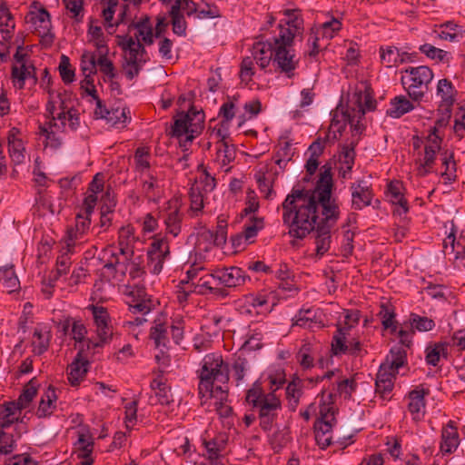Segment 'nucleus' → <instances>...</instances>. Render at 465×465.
Segmentation results:
<instances>
[{
  "label": "nucleus",
  "instance_id": "f257e3e1",
  "mask_svg": "<svg viewBox=\"0 0 465 465\" xmlns=\"http://www.w3.org/2000/svg\"><path fill=\"white\" fill-rule=\"evenodd\" d=\"M331 168L323 166L313 190L292 189L282 203V223L291 237L303 239L318 225L335 224L340 207L332 197Z\"/></svg>",
  "mask_w": 465,
  "mask_h": 465
},
{
  "label": "nucleus",
  "instance_id": "f03ea898",
  "mask_svg": "<svg viewBox=\"0 0 465 465\" xmlns=\"http://www.w3.org/2000/svg\"><path fill=\"white\" fill-rule=\"evenodd\" d=\"M278 29L279 33L274 35L272 61L281 73L292 77L299 64L293 43L295 36L302 31V19L293 14H288V18L281 21Z\"/></svg>",
  "mask_w": 465,
  "mask_h": 465
},
{
  "label": "nucleus",
  "instance_id": "7ed1b4c3",
  "mask_svg": "<svg viewBox=\"0 0 465 465\" xmlns=\"http://www.w3.org/2000/svg\"><path fill=\"white\" fill-rule=\"evenodd\" d=\"M130 278L134 282L127 284L123 291L125 295V302L133 313L145 315L154 306V302L145 292V289L140 284L145 272L143 267V261L140 256L134 257L126 266ZM145 322L143 316L136 317L134 321H127L125 323L131 326H139Z\"/></svg>",
  "mask_w": 465,
  "mask_h": 465
},
{
  "label": "nucleus",
  "instance_id": "20e7f679",
  "mask_svg": "<svg viewBox=\"0 0 465 465\" xmlns=\"http://www.w3.org/2000/svg\"><path fill=\"white\" fill-rule=\"evenodd\" d=\"M76 99L68 91L51 93L46 104V112L54 127L63 132L76 131L81 124Z\"/></svg>",
  "mask_w": 465,
  "mask_h": 465
},
{
  "label": "nucleus",
  "instance_id": "39448f33",
  "mask_svg": "<svg viewBox=\"0 0 465 465\" xmlns=\"http://www.w3.org/2000/svg\"><path fill=\"white\" fill-rule=\"evenodd\" d=\"M205 114L202 109L192 106L186 113H178L173 118L172 136L184 150L192 144L204 128Z\"/></svg>",
  "mask_w": 465,
  "mask_h": 465
},
{
  "label": "nucleus",
  "instance_id": "423d86ee",
  "mask_svg": "<svg viewBox=\"0 0 465 465\" xmlns=\"http://www.w3.org/2000/svg\"><path fill=\"white\" fill-rule=\"evenodd\" d=\"M199 393L205 397L207 393L216 391L217 385H223L229 380L228 367L219 353L206 354L199 370Z\"/></svg>",
  "mask_w": 465,
  "mask_h": 465
},
{
  "label": "nucleus",
  "instance_id": "0eeeda50",
  "mask_svg": "<svg viewBox=\"0 0 465 465\" xmlns=\"http://www.w3.org/2000/svg\"><path fill=\"white\" fill-rule=\"evenodd\" d=\"M376 104L370 84L365 81L357 82L349 93L346 109L351 114V127L356 133H361L362 119L366 113L375 110Z\"/></svg>",
  "mask_w": 465,
  "mask_h": 465
},
{
  "label": "nucleus",
  "instance_id": "6e6552de",
  "mask_svg": "<svg viewBox=\"0 0 465 465\" xmlns=\"http://www.w3.org/2000/svg\"><path fill=\"white\" fill-rule=\"evenodd\" d=\"M411 144L418 173L425 176L433 168L436 156L440 150L441 139L433 129L425 136H413Z\"/></svg>",
  "mask_w": 465,
  "mask_h": 465
},
{
  "label": "nucleus",
  "instance_id": "1a4fd4ad",
  "mask_svg": "<svg viewBox=\"0 0 465 465\" xmlns=\"http://www.w3.org/2000/svg\"><path fill=\"white\" fill-rule=\"evenodd\" d=\"M433 72L429 66H411L404 70L401 84L409 96L414 102H421L433 79Z\"/></svg>",
  "mask_w": 465,
  "mask_h": 465
},
{
  "label": "nucleus",
  "instance_id": "9d476101",
  "mask_svg": "<svg viewBox=\"0 0 465 465\" xmlns=\"http://www.w3.org/2000/svg\"><path fill=\"white\" fill-rule=\"evenodd\" d=\"M184 290L198 294H207L220 289L219 280L216 278V270L207 272L199 264H193L186 272L185 279L181 281Z\"/></svg>",
  "mask_w": 465,
  "mask_h": 465
},
{
  "label": "nucleus",
  "instance_id": "9b49d317",
  "mask_svg": "<svg viewBox=\"0 0 465 465\" xmlns=\"http://www.w3.org/2000/svg\"><path fill=\"white\" fill-rule=\"evenodd\" d=\"M101 182L96 178L89 183L87 194L84 199L82 211L75 217L74 227L69 230L70 241L81 240L90 229L91 215L96 206L95 193L101 190Z\"/></svg>",
  "mask_w": 465,
  "mask_h": 465
},
{
  "label": "nucleus",
  "instance_id": "f8f14e48",
  "mask_svg": "<svg viewBox=\"0 0 465 465\" xmlns=\"http://www.w3.org/2000/svg\"><path fill=\"white\" fill-rule=\"evenodd\" d=\"M117 37L118 45L124 52V72L129 80H133L139 74L145 62L143 58L144 48L141 43L135 41L132 36L124 35Z\"/></svg>",
  "mask_w": 465,
  "mask_h": 465
},
{
  "label": "nucleus",
  "instance_id": "ddd939ff",
  "mask_svg": "<svg viewBox=\"0 0 465 465\" xmlns=\"http://www.w3.org/2000/svg\"><path fill=\"white\" fill-rule=\"evenodd\" d=\"M26 82L35 85L37 82L35 67L23 46L18 45L12 65V83L16 89H23Z\"/></svg>",
  "mask_w": 465,
  "mask_h": 465
},
{
  "label": "nucleus",
  "instance_id": "4468645a",
  "mask_svg": "<svg viewBox=\"0 0 465 465\" xmlns=\"http://www.w3.org/2000/svg\"><path fill=\"white\" fill-rule=\"evenodd\" d=\"M74 453L79 461L75 465H93L94 461V438L87 425H80L74 430Z\"/></svg>",
  "mask_w": 465,
  "mask_h": 465
},
{
  "label": "nucleus",
  "instance_id": "2eb2a0df",
  "mask_svg": "<svg viewBox=\"0 0 465 465\" xmlns=\"http://www.w3.org/2000/svg\"><path fill=\"white\" fill-rule=\"evenodd\" d=\"M26 23L35 34L41 38V43L49 45L54 41L51 17L48 11L43 7L33 6L28 12Z\"/></svg>",
  "mask_w": 465,
  "mask_h": 465
},
{
  "label": "nucleus",
  "instance_id": "dca6fc26",
  "mask_svg": "<svg viewBox=\"0 0 465 465\" xmlns=\"http://www.w3.org/2000/svg\"><path fill=\"white\" fill-rule=\"evenodd\" d=\"M139 179L142 193L149 202L158 203L163 197L165 176L162 171L153 168L139 175Z\"/></svg>",
  "mask_w": 465,
  "mask_h": 465
},
{
  "label": "nucleus",
  "instance_id": "f3484780",
  "mask_svg": "<svg viewBox=\"0 0 465 465\" xmlns=\"http://www.w3.org/2000/svg\"><path fill=\"white\" fill-rule=\"evenodd\" d=\"M94 115L97 119H104L109 126L119 129L125 127L131 121L129 108L124 105L107 108L101 100H97Z\"/></svg>",
  "mask_w": 465,
  "mask_h": 465
},
{
  "label": "nucleus",
  "instance_id": "a211bd4d",
  "mask_svg": "<svg viewBox=\"0 0 465 465\" xmlns=\"http://www.w3.org/2000/svg\"><path fill=\"white\" fill-rule=\"evenodd\" d=\"M457 91L451 83L447 78L439 80L436 88V96L439 99L438 112L441 114V117L439 120L440 123L443 124L450 118L451 108L455 102Z\"/></svg>",
  "mask_w": 465,
  "mask_h": 465
},
{
  "label": "nucleus",
  "instance_id": "6ab92c4d",
  "mask_svg": "<svg viewBox=\"0 0 465 465\" xmlns=\"http://www.w3.org/2000/svg\"><path fill=\"white\" fill-rule=\"evenodd\" d=\"M264 218L251 215L243 225V231L232 237V244L237 250H243L246 245L254 242L259 232L264 228Z\"/></svg>",
  "mask_w": 465,
  "mask_h": 465
},
{
  "label": "nucleus",
  "instance_id": "aec40b11",
  "mask_svg": "<svg viewBox=\"0 0 465 465\" xmlns=\"http://www.w3.org/2000/svg\"><path fill=\"white\" fill-rule=\"evenodd\" d=\"M227 391L217 385L216 391L207 393L204 398L211 401L210 404L213 405L223 427L230 430L234 425V417L232 409L227 402Z\"/></svg>",
  "mask_w": 465,
  "mask_h": 465
},
{
  "label": "nucleus",
  "instance_id": "412c9836",
  "mask_svg": "<svg viewBox=\"0 0 465 465\" xmlns=\"http://www.w3.org/2000/svg\"><path fill=\"white\" fill-rule=\"evenodd\" d=\"M331 351L334 355L351 354L361 355L362 346L361 341L355 338L351 331L338 330L331 341Z\"/></svg>",
  "mask_w": 465,
  "mask_h": 465
},
{
  "label": "nucleus",
  "instance_id": "4be33fe9",
  "mask_svg": "<svg viewBox=\"0 0 465 465\" xmlns=\"http://www.w3.org/2000/svg\"><path fill=\"white\" fill-rule=\"evenodd\" d=\"M168 242L159 235L153 237L148 251V266L153 274H159L163 267L164 261L169 257Z\"/></svg>",
  "mask_w": 465,
  "mask_h": 465
},
{
  "label": "nucleus",
  "instance_id": "5701e85b",
  "mask_svg": "<svg viewBox=\"0 0 465 465\" xmlns=\"http://www.w3.org/2000/svg\"><path fill=\"white\" fill-rule=\"evenodd\" d=\"M88 310L92 312L96 334L99 338V342L95 343V346L102 345L113 336L111 318L107 310L103 306L92 304L88 306Z\"/></svg>",
  "mask_w": 465,
  "mask_h": 465
},
{
  "label": "nucleus",
  "instance_id": "b1692460",
  "mask_svg": "<svg viewBox=\"0 0 465 465\" xmlns=\"http://www.w3.org/2000/svg\"><path fill=\"white\" fill-rule=\"evenodd\" d=\"M280 399L273 392L267 393L259 408L260 425L263 430H271L279 411L281 410Z\"/></svg>",
  "mask_w": 465,
  "mask_h": 465
},
{
  "label": "nucleus",
  "instance_id": "393cba45",
  "mask_svg": "<svg viewBox=\"0 0 465 465\" xmlns=\"http://www.w3.org/2000/svg\"><path fill=\"white\" fill-rule=\"evenodd\" d=\"M336 393L332 391L323 390L316 398L315 406L316 421H336L335 414L338 411L336 404Z\"/></svg>",
  "mask_w": 465,
  "mask_h": 465
},
{
  "label": "nucleus",
  "instance_id": "a878e982",
  "mask_svg": "<svg viewBox=\"0 0 465 465\" xmlns=\"http://www.w3.org/2000/svg\"><path fill=\"white\" fill-rule=\"evenodd\" d=\"M164 223L168 233L177 237L182 231L183 213H181L182 200L173 197L166 203Z\"/></svg>",
  "mask_w": 465,
  "mask_h": 465
},
{
  "label": "nucleus",
  "instance_id": "bb28decb",
  "mask_svg": "<svg viewBox=\"0 0 465 465\" xmlns=\"http://www.w3.org/2000/svg\"><path fill=\"white\" fill-rule=\"evenodd\" d=\"M327 380L331 382L333 389L340 396L350 399L352 392L356 390L357 383L353 378H342L338 370L327 371L323 376L317 377V381Z\"/></svg>",
  "mask_w": 465,
  "mask_h": 465
},
{
  "label": "nucleus",
  "instance_id": "cd10ccee",
  "mask_svg": "<svg viewBox=\"0 0 465 465\" xmlns=\"http://www.w3.org/2000/svg\"><path fill=\"white\" fill-rule=\"evenodd\" d=\"M386 197L394 205V213L398 215L406 214L409 212V203L405 198V187L399 180L391 181L387 185Z\"/></svg>",
  "mask_w": 465,
  "mask_h": 465
},
{
  "label": "nucleus",
  "instance_id": "c85d7f7f",
  "mask_svg": "<svg viewBox=\"0 0 465 465\" xmlns=\"http://www.w3.org/2000/svg\"><path fill=\"white\" fill-rule=\"evenodd\" d=\"M150 389L149 403L151 405H168L173 401L170 386L163 374H157L152 380Z\"/></svg>",
  "mask_w": 465,
  "mask_h": 465
},
{
  "label": "nucleus",
  "instance_id": "c756f323",
  "mask_svg": "<svg viewBox=\"0 0 465 465\" xmlns=\"http://www.w3.org/2000/svg\"><path fill=\"white\" fill-rule=\"evenodd\" d=\"M22 410L15 401H5L0 405V428L8 430H18L22 426Z\"/></svg>",
  "mask_w": 465,
  "mask_h": 465
},
{
  "label": "nucleus",
  "instance_id": "7c9ffc66",
  "mask_svg": "<svg viewBox=\"0 0 465 465\" xmlns=\"http://www.w3.org/2000/svg\"><path fill=\"white\" fill-rule=\"evenodd\" d=\"M229 437L226 432H219L214 437L203 440L205 449L204 456L208 460H223L224 462V455Z\"/></svg>",
  "mask_w": 465,
  "mask_h": 465
},
{
  "label": "nucleus",
  "instance_id": "2f4dec72",
  "mask_svg": "<svg viewBox=\"0 0 465 465\" xmlns=\"http://www.w3.org/2000/svg\"><path fill=\"white\" fill-rule=\"evenodd\" d=\"M429 394V390L423 387H417L409 392L406 397L407 410L415 421L421 420L426 412L425 396Z\"/></svg>",
  "mask_w": 465,
  "mask_h": 465
},
{
  "label": "nucleus",
  "instance_id": "473e14b6",
  "mask_svg": "<svg viewBox=\"0 0 465 465\" xmlns=\"http://www.w3.org/2000/svg\"><path fill=\"white\" fill-rule=\"evenodd\" d=\"M244 301L247 305L257 310L259 313L270 312L277 302L275 292L267 290L246 295Z\"/></svg>",
  "mask_w": 465,
  "mask_h": 465
},
{
  "label": "nucleus",
  "instance_id": "72a5a7b5",
  "mask_svg": "<svg viewBox=\"0 0 465 465\" xmlns=\"http://www.w3.org/2000/svg\"><path fill=\"white\" fill-rule=\"evenodd\" d=\"M273 54L274 42L259 41L252 45L251 55L248 57L257 64L260 71H263L272 61Z\"/></svg>",
  "mask_w": 465,
  "mask_h": 465
},
{
  "label": "nucleus",
  "instance_id": "f704fd0d",
  "mask_svg": "<svg viewBox=\"0 0 465 465\" xmlns=\"http://www.w3.org/2000/svg\"><path fill=\"white\" fill-rule=\"evenodd\" d=\"M434 32L442 41L459 43L465 40V27L453 20L437 25Z\"/></svg>",
  "mask_w": 465,
  "mask_h": 465
},
{
  "label": "nucleus",
  "instance_id": "c9c22d12",
  "mask_svg": "<svg viewBox=\"0 0 465 465\" xmlns=\"http://www.w3.org/2000/svg\"><path fill=\"white\" fill-rule=\"evenodd\" d=\"M90 367L89 361L80 351L67 367V379L72 386H78L85 378Z\"/></svg>",
  "mask_w": 465,
  "mask_h": 465
},
{
  "label": "nucleus",
  "instance_id": "e433bc0d",
  "mask_svg": "<svg viewBox=\"0 0 465 465\" xmlns=\"http://www.w3.org/2000/svg\"><path fill=\"white\" fill-rule=\"evenodd\" d=\"M8 153L15 164H21L25 159V148L22 139L21 132L13 127L7 134Z\"/></svg>",
  "mask_w": 465,
  "mask_h": 465
},
{
  "label": "nucleus",
  "instance_id": "4c0bfd02",
  "mask_svg": "<svg viewBox=\"0 0 465 465\" xmlns=\"http://www.w3.org/2000/svg\"><path fill=\"white\" fill-rule=\"evenodd\" d=\"M293 321L294 325L309 329L312 331L323 326L322 321L321 320V313L319 310L315 308L301 309L295 315Z\"/></svg>",
  "mask_w": 465,
  "mask_h": 465
},
{
  "label": "nucleus",
  "instance_id": "58836bf2",
  "mask_svg": "<svg viewBox=\"0 0 465 465\" xmlns=\"http://www.w3.org/2000/svg\"><path fill=\"white\" fill-rule=\"evenodd\" d=\"M168 326L166 317L163 315L158 316L151 328L150 337L153 343L162 353L168 348Z\"/></svg>",
  "mask_w": 465,
  "mask_h": 465
},
{
  "label": "nucleus",
  "instance_id": "ea45409f",
  "mask_svg": "<svg viewBox=\"0 0 465 465\" xmlns=\"http://www.w3.org/2000/svg\"><path fill=\"white\" fill-rule=\"evenodd\" d=\"M51 340V328L48 324L38 323L33 331L31 345L35 354L41 355L47 351Z\"/></svg>",
  "mask_w": 465,
  "mask_h": 465
},
{
  "label": "nucleus",
  "instance_id": "a19ab883",
  "mask_svg": "<svg viewBox=\"0 0 465 465\" xmlns=\"http://www.w3.org/2000/svg\"><path fill=\"white\" fill-rule=\"evenodd\" d=\"M460 442L458 430L454 427L453 421L450 420L441 430L440 450L443 455L451 454L457 450Z\"/></svg>",
  "mask_w": 465,
  "mask_h": 465
},
{
  "label": "nucleus",
  "instance_id": "79ce46f5",
  "mask_svg": "<svg viewBox=\"0 0 465 465\" xmlns=\"http://www.w3.org/2000/svg\"><path fill=\"white\" fill-rule=\"evenodd\" d=\"M109 35H105L102 25L97 20H91L87 30V39L95 47L97 53L109 52Z\"/></svg>",
  "mask_w": 465,
  "mask_h": 465
},
{
  "label": "nucleus",
  "instance_id": "37998d69",
  "mask_svg": "<svg viewBox=\"0 0 465 465\" xmlns=\"http://www.w3.org/2000/svg\"><path fill=\"white\" fill-rule=\"evenodd\" d=\"M216 278L219 280L220 287H236L245 282L246 274L239 267H230L216 270Z\"/></svg>",
  "mask_w": 465,
  "mask_h": 465
},
{
  "label": "nucleus",
  "instance_id": "c03bdc74",
  "mask_svg": "<svg viewBox=\"0 0 465 465\" xmlns=\"http://www.w3.org/2000/svg\"><path fill=\"white\" fill-rule=\"evenodd\" d=\"M351 204L355 210H362L371 203L372 190L362 182L353 183L351 186Z\"/></svg>",
  "mask_w": 465,
  "mask_h": 465
},
{
  "label": "nucleus",
  "instance_id": "a18cd8bd",
  "mask_svg": "<svg viewBox=\"0 0 465 465\" xmlns=\"http://www.w3.org/2000/svg\"><path fill=\"white\" fill-rule=\"evenodd\" d=\"M57 393L53 387H48L41 395L35 415L38 418L50 417L57 408Z\"/></svg>",
  "mask_w": 465,
  "mask_h": 465
},
{
  "label": "nucleus",
  "instance_id": "49530a36",
  "mask_svg": "<svg viewBox=\"0 0 465 465\" xmlns=\"http://www.w3.org/2000/svg\"><path fill=\"white\" fill-rule=\"evenodd\" d=\"M262 72V71H260L257 64L253 60L247 56L243 57L240 64L239 72L241 83L250 89L254 88L256 84L255 79L261 76Z\"/></svg>",
  "mask_w": 465,
  "mask_h": 465
},
{
  "label": "nucleus",
  "instance_id": "de8ad7c7",
  "mask_svg": "<svg viewBox=\"0 0 465 465\" xmlns=\"http://www.w3.org/2000/svg\"><path fill=\"white\" fill-rule=\"evenodd\" d=\"M236 156V149L232 143H216V153L214 162L224 172L231 170V163Z\"/></svg>",
  "mask_w": 465,
  "mask_h": 465
},
{
  "label": "nucleus",
  "instance_id": "09e8293b",
  "mask_svg": "<svg viewBox=\"0 0 465 465\" xmlns=\"http://www.w3.org/2000/svg\"><path fill=\"white\" fill-rule=\"evenodd\" d=\"M135 29V41L142 45H152L154 42L155 33L153 23L148 16L142 17L134 24Z\"/></svg>",
  "mask_w": 465,
  "mask_h": 465
},
{
  "label": "nucleus",
  "instance_id": "8fccbe9b",
  "mask_svg": "<svg viewBox=\"0 0 465 465\" xmlns=\"http://www.w3.org/2000/svg\"><path fill=\"white\" fill-rule=\"evenodd\" d=\"M96 178L101 182V190L99 193H95L96 203L100 201L101 203V211L106 212H114L116 200L114 191L110 186L104 187V176L101 173H96L92 181H94Z\"/></svg>",
  "mask_w": 465,
  "mask_h": 465
},
{
  "label": "nucleus",
  "instance_id": "3c124183",
  "mask_svg": "<svg viewBox=\"0 0 465 465\" xmlns=\"http://www.w3.org/2000/svg\"><path fill=\"white\" fill-rule=\"evenodd\" d=\"M15 28V19L6 3L0 2V34L5 41L13 37Z\"/></svg>",
  "mask_w": 465,
  "mask_h": 465
},
{
  "label": "nucleus",
  "instance_id": "603ef678",
  "mask_svg": "<svg viewBox=\"0 0 465 465\" xmlns=\"http://www.w3.org/2000/svg\"><path fill=\"white\" fill-rule=\"evenodd\" d=\"M335 424L336 421H315V440L321 449H326L334 444L332 441V429Z\"/></svg>",
  "mask_w": 465,
  "mask_h": 465
},
{
  "label": "nucleus",
  "instance_id": "864d4df0",
  "mask_svg": "<svg viewBox=\"0 0 465 465\" xmlns=\"http://www.w3.org/2000/svg\"><path fill=\"white\" fill-rule=\"evenodd\" d=\"M106 4L102 11L104 24L109 35L115 33L117 26L122 22V17L114 18V14L118 6V0H102Z\"/></svg>",
  "mask_w": 465,
  "mask_h": 465
},
{
  "label": "nucleus",
  "instance_id": "5fc2aeb1",
  "mask_svg": "<svg viewBox=\"0 0 465 465\" xmlns=\"http://www.w3.org/2000/svg\"><path fill=\"white\" fill-rule=\"evenodd\" d=\"M387 366L381 365L376 377L375 391L382 399H388L393 389V374L387 372Z\"/></svg>",
  "mask_w": 465,
  "mask_h": 465
},
{
  "label": "nucleus",
  "instance_id": "6e6d98bb",
  "mask_svg": "<svg viewBox=\"0 0 465 465\" xmlns=\"http://www.w3.org/2000/svg\"><path fill=\"white\" fill-rule=\"evenodd\" d=\"M137 239L134 226L130 224L122 226L118 232V245L121 253L123 255L133 253V248Z\"/></svg>",
  "mask_w": 465,
  "mask_h": 465
},
{
  "label": "nucleus",
  "instance_id": "4d7b16f0",
  "mask_svg": "<svg viewBox=\"0 0 465 465\" xmlns=\"http://www.w3.org/2000/svg\"><path fill=\"white\" fill-rule=\"evenodd\" d=\"M351 114L348 110L345 112L335 111L329 127V135L332 134L333 139L341 136L347 124L351 126Z\"/></svg>",
  "mask_w": 465,
  "mask_h": 465
},
{
  "label": "nucleus",
  "instance_id": "13d9d810",
  "mask_svg": "<svg viewBox=\"0 0 465 465\" xmlns=\"http://www.w3.org/2000/svg\"><path fill=\"white\" fill-rule=\"evenodd\" d=\"M405 53L392 45L380 47V58L381 63L388 68L398 66L405 61Z\"/></svg>",
  "mask_w": 465,
  "mask_h": 465
},
{
  "label": "nucleus",
  "instance_id": "bf43d9fd",
  "mask_svg": "<svg viewBox=\"0 0 465 465\" xmlns=\"http://www.w3.org/2000/svg\"><path fill=\"white\" fill-rule=\"evenodd\" d=\"M335 224H325L324 223L316 228L317 235L315 238L316 253L319 256L325 254L331 246V229Z\"/></svg>",
  "mask_w": 465,
  "mask_h": 465
},
{
  "label": "nucleus",
  "instance_id": "052dcab7",
  "mask_svg": "<svg viewBox=\"0 0 465 465\" xmlns=\"http://www.w3.org/2000/svg\"><path fill=\"white\" fill-rule=\"evenodd\" d=\"M419 49L421 54L438 64H449L453 58L451 53L438 48L430 44H423Z\"/></svg>",
  "mask_w": 465,
  "mask_h": 465
},
{
  "label": "nucleus",
  "instance_id": "680f3d73",
  "mask_svg": "<svg viewBox=\"0 0 465 465\" xmlns=\"http://www.w3.org/2000/svg\"><path fill=\"white\" fill-rule=\"evenodd\" d=\"M192 186H197L198 190L203 193H209L215 189L216 179L208 172L205 166L200 165L197 170L195 182Z\"/></svg>",
  "mask_w": 465,
  "mask_h": 465
},
{
  "label": "nucleus",
  "instance_id": "e2e57ef3",
  "mask_svg": "<svg viewBox=\"0 0 465 465\" xmlns=\"http://www.w3.org/2000/svg\"><path fill=\"white\" fill-rule=\"evenodd\" d=\"M413 109L414 105L404 95H400L391 101L387 114L392 118H400Z\"/></svg>",
  "mask_w": 465,
  "mask_h": 465
},
{
  "label": "nucleus",
  "instance_id": "0e129e2a",
  "mask_svg": "<svg viewBox=\"0 0 465 465\" xmlns=\"http://www.w3.org/2000/svg\"><path fill=\"white\" fill-rule=\"evenodd\" d=\"M295 154L293 144L287 140H281L277 145L275 153V163L281 168H285L286 164Z\"/></svg>",
  "mask_w": 465,
  "mask_h": 465
},
{
  "label": "nucleus",
  "instance_id": "69168bd1",
  "mask_svg": "<svg viewBox=\"0 0 465 465\" xmlns=\"http://www.w3.org/2000/svg\"><path fill=\"white\" fill-rule=\"evenodd\" d=\"M109 52H100L97 57V67L103 74L104 82L113 81L117 75L114 63L108 58Z\"/></svg>",
  "mask_w": 465,
  "mask_h": 465
},
{
  "label": "nucleus",
  "instance_id": "338daca9",
  "mask_svg": "<svg viewBox=\"0 0 465 465\" xmlns=\"http://www.w3.org/2000/svg\"><path fill=\"white\" fill-rule=\"evenodd\" d=\"M190 207L189 214L192 217H198L203 213L205 205L204 193L198 190L197 186H192L189 192Z\"/></svg>",
  "mask_w": 465,
  "mask_h": 465
},
{
  "label": "nucleus",
  "instance_id": "774afa93",
  "mask_svg": "<svg viewBox=\"0 0 465 465\" xmlns=\"http://www.w3.org/2000/svg\"><path fill=\"white\" fill-rule=\"evenodd\" d=\"M38 383L35 379H32L23 389L20 396L15 403L23 411L29 407L33 400L37 394Z\"/></svg>",
  "mask_w": 465,
  "mask_h": 465
}]
</instances>
